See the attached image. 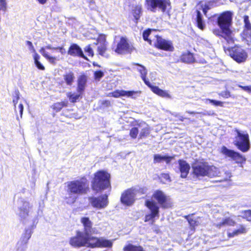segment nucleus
I'll list each match as a JSON object with an SVG mask.
<instances>
[{"label": "nucleus", "mask_w": 251, "mask_h": 251, "mask_svg": "<svg viewBox=\"0 0 251 251\" xmlns=\"http://www.w3.org/2000/svg\"><path fill=\"white\" fill-rule=\"evenodd\" d=\"M138 133V129L136 127L132 128L130 131V135L133 138H135Z\"/></svg>", "instance_id": "nucleus-46"}, {"label": "nucleus", "mask_w": 251, "mask_h": 251, "mask_svg": "<svg viewBox=\"0 0 251 251\" xmlns=\"http://www.w3.org/2000/svg\"><path fill=\"white\" fill-rule=\"evenodd\" d=\"M80 222L83 225L84 230L82 231L85 235L91 234L93 232L92 228V222L88 217H82L81 218Z\"/></svg>", "instance_id": "nucleus-23"}, {"label": "nucleus", "mask_w": 251, "mask_h": 251, "mask_svg": "<svg viewBox=\"0 0 251 251\" xmlns=\"http://www.w3.org/2000/svg\"><path fill=\"white\" fill-rule=\"evenodd\" d=\"M188 222L191 226H194L196 225V222L193 220L188 219Z\"/></svg>", "instance_id": "nucleus-59"}, {"label": "nucleus", "mask_w": 251, "mask_h": 251, "mask_svg": "<svg viewBox=\"0 0 251 251\" xmlns=\"http://www.w3.org/2000/svg\"><path fill=\"white\" fill-rule=\"evenodd\" d=\"M81 94H82L80 93L72 94L71 93H69L67 94V96L72 102H75L79 99Z\"/></svg>", "instance_id": "nucleus-39"}, {"label": "nucleus", "mask_w": 251, "mask_h": 251, "mask_svg": "<svg viewBox=\"0 0 251 251\" xmlns=\"http://www.w3.org/2000/svg\"><path fill=\"white\" fill-rule=\"evenodd\" d=\"M224 50L227 54L238 63L245 61L248 56L246 51L239 46H236L232 48L224 47Z\"/></svg>", "instance_id": "nucleus-5"}, {"label": "nucleus", "mask_w": 251, "mask_h": 251, "mask_svg": "<svg viewBox=\"0 0 251 251\" xmlns=\"http://www.w3.org/2000/svg\"><path fill=\"white\" fill-rule=\"evenodd\" d=\"M232 19V13L227 11L221 14L218 18V25L220 28L219 30H214L215 35L221 36L228 44L234 43V40L232 31L230 29Z\"/></svg>", "instance_id": "nucleus-2"}, {"label": "nucleus", "mask_w": 251, "mask_h": 251, "mask_svg": "<svg viewBox=\"0 0 251 251\" xmlns=\"http://www.w3.org/2000/svg\"><path fill=\"white\" fill-rule=\"evenodd\" d=\"M86 235L82 231H77L76 236L71 238L70 244L74 247H86Z\"/></svg>", "instance_id": "nucleus-17"}, {"label": "nucleus", "mask_w": 251, "mask_h": 251, "mask_svg": "<svg viewBox=\"0 0 251 251\" xmlns=\"http://www.w3.org/2000/svg\"><path fill=\"white\" fill-rule=\"evenodd\" d=\"M32 208V204L26 200L20 199L18 201L17 214L24 224H28L33 221L29 215Z\"/></svg>", "instance_id": "nucleus-4"}, {"label": "nucleus", "mask_w": 251, "mask_h": 251, "mask_svg": "<svg viewBox=\"0 0 251 251\" xmlns=\"http://www.w3.org/2000/svg\"><path fill=\"white\" fill-rule=\"evenodd\" d=\"M219 95L220 96H221L222 97H223L224 98H227L230 97V93L228 91H225L221 92L219 94Z\"/></svg>", "instance_id": "nucleus-49"}, {"label": "nucleus", "mask_w": 251, "mask_h": 251, "mask_svg": "<svg viewBox=\"0 0 251 251\" xmlns=\"http://www.w3.org/2000/svg\"><path fill=\"white\" fill-rule=\"evenodd\" d=\"M134 50L133 45L129 42L126 37H121L115 51L118 54H125L131 53Z\"/></svg>", "instance_id": "nucleus-8"}, {"label": "nucleus", "mask_w": 251, "mask_h": 251, "mask_svg": "<svg viewBox=\"0 0 251 251\" xmlns=\"http://www.w3.org/2000/svg\"><path fill=\"white\" fill-rule=\"evenodd\" d=\"M237 136L235 140V145L243 152L247 151L250 149L249 136L248 133L237 131Z\"/></svg>", "instance_id": "nucleus-7"}, {"label": "nucleus", "mask_w": 251, "mask_h": 251, "mask_svg": "<svg viewBox=\"0 0 251 251\" xmlns=\"http://www.w3.org/2000/svg\"><path fill=\"white\" fill-rule=\"evenodd\" d=\"M142 12V8L141 6H136L133 10V16L136 21L140 17V14Z\"/></svg>", "instance_id": "nucleus-40"}, {"label": "nucleus", "mask_w": 251, "mask_h": 251, "mask_svg": "<svg viewBox=\"0 0 251 251\" xmlns=\"http://www.w3.org/2000/svg\"><path fill=\"white\" fill-rule=\"evenodd\" d=\"M155 46L156 48L166 51H172L174 50V47L170 41L166 40L160 37L157 36Z\"/></svg>", "instance_id": "nucleus-19"}, {"label": "nucleus", "mask_w": 251, "mask_h": 251, "mask_svg": "<svg viewBox=\"0 0 251 251\" xmlns=\"http://www.w3.org/2000/svg\"><path fill=\"white\" fill-rule=\"evenodd\" d=\"M172 159V157L162 156L159 154H155L154 155L153 162L154 163H156L165 161L167 163H169Z\"/></svg>", "instance_id": "nucleus-31"}, {"label": "nucleus", "mask_w": 251, "mask_h": 251, "mask_svg": "<svg viewBox=\"0 0 251 251\" xmlns=\"http://www.w3.org/2000/svg\"><path fill=\"white\" fill-rule=\"evenodd\" d=\"M138 190L135 188H130L123 193L121 198V202L125 205H131L135 200V196Z\"/></svg>", "instance_id": "nucleus-16"}, {"label": "nucleus", "mask_w": 251, "mask_h": 251, "mask_svg": "<svg viewBox=\"0 0 251 251\" xmlns=\"http://www.w3.org/2000/svg\"><path fill=\"white\" fill-rule=\"evenodd\" d=\"M179 169L181 173V177L182 178H185L187 176L190 167L189 164L186 161L183 160H179L178 161Z\"/></svg>", "instance_id": "nucleus-24"}, {"label": "nucleus", "mask_w": 251, "mask_h": 251, "mask_svg": "<svg viewBox=\"0 0 251 251\" xmlns=\"http://www.w3.org/2000/svg\"><path fill=\"white\" fill-rule=\"evenodd\" d=\"M135 65L136 66H137V67L136 69L140 73L141 77L142 80L145 82V83L147 86H150L151 83L150 82V81L148 79V78H147L146 77V75L147 74V69H146V68L144 66H143L141 65H139L138 64H135Z\"/></svg>", "instance_id": "nucleus-25"}, {"label": "nucleus", "mask_w": 251, "mask_h": 251, "mask_svg": "<svg viewBox=\"0 0 251 251\" xmlns=\"http://www.w3.org/2000/svg\"><path fill=\"white\" fill-rule=\"evenodd\" d=\"M18 110L19 111V112L20 113L21 117L22 118V115H23V110H24L23 105L22 103H20L19 105V106H18Z\"/></svg>", "instance_id": "nucleus-53"}, {"label": "nucleus", "mask_w": 251, "mask_h": 251, "mask_svg": "<svg viewBox=\"0 0 251 251\" xmlns=\"http://www.w3.org/2000/svg\"><path fill=\"white\" fill-rule=\"evenodd\" d=\"M235 73L236 74H237V75H234L235 76H236L238 75H243L244 74L242 71H240V72H237V71H236Z\"/></svg>", "instance_id": "nucleus-60"}, {"label": "nucleus", "mask_w": 251, "mask_h": 251, "mask_svg": "<svg viewBox=\"0 0 251 251\" xmlns=\"http://www.w3.org/2000/svg\"><path fill=\"white\" fill-rule=\"evenodd\" d=\"M25 225L29 226V227L25 229L24 233L23 234L20 240L18 243V245L21 246H25L27 243L28 240L31 237L32 233V229L36 226L35 220L28 223V224Z\"/></svg>", "instance_id": "nucleus-18"}, {"label": "nucleus", "mask_w": 251, "mask_h": 251, "mask_svg": "<svg viewBox=\"0 0 251 251\" xmlns=\"http://www.w3.org/2000/svg\"><path fill=\"white\" fill-rule=\"evenodd\" d=\"M110 175L104 171H99L94 175L92 181V189L97 192L111 188L110 182Z\"/></svg>", "instance_id": "nucleus-3"}, {"label": "nucleus", "mask_w": 251, "mask_h": 251, "mask_svg": "<svg viewBox=\"0 0 251 251\" xmlns=\"http://www.w3.org/2000/svg\"><path fill=\"white\" fill-rule=\"evenodd\" d=\"M68 54L73 56L81 57L85 59L87 58L84 56L81 49L76 44L72 45L68 51Z\"/></svg>", "instance_id": "nucleus-22"}, {"label": "nucleus", "mask_w": 251, "mask_h": 251, "mask_svg": "<svg viewBox=\"0 0 251 251\" xmlns=\"http://www.w3.org/2000/svg\"><path fill=\"white\" fill-rule=\"evenodd\" d=\"M87 82V77L86 75H80L77 80V91L78 93L82 94L84 91Z\"/></svg>", "instance_id": "nucleus-29"}, {"label": "nucleus", "mask_w": 251, "mask_h": 251, "mask_svg": "<svg viewBox=\"0 0 251 251\" xmlns=\"http://www.w3.org/2000/svg\"><path fill=\"white\" fill-rule=\"evenodd\" d=\"M89 189V182L84 177L69 181L67 183V194L65 196L64 200L67 204H73L78 195L86 194Z\"/></svg>", "instance_id": "nucleus-1"}, {"label": "nucleus", "mask_w": 251, "mask_h": 251, "mask_svg": "<svg viewBox=\"0 0 251 251\" xmlns=\"http://www.w3.org/2000/svg\"><path fill=\"white\" fill-rule=\"evenodd\" d=\"M86 247L95 248L98 247L100 244V238L91 236L90 234L86 235Z\"/></svg>", "instance_id": "nucleus-26"}, {"label": "nucleus", "mask_w": 251, "mask_h": 251, "mask_svg": "<svg viewBox=\"0 0 251 251\" xmlns=\"http://www.w3.org/2000/svg\"><path fill=\"white\" fill-rule=\"evenodd\" d=\"M68 105L67 101H63L60 102H56L52 105V108L56 112L60 111L63 107H66Z\"/></svg>", "instance_id": "nucleus-38"}, {"label": "nucleus", "mask_w": 251, "mask_h": 251, "mask_svg": "<svg viewBox=\"0 0 251 251\" xmlns=\"http://www.w3.org/2000/svg\"><path fill=\"white\" fill-rule=\"evenodd\" d=\"M235 224V222L230 217L224 218L221 221L214 224L215 226L218 228L226 226H233Z\"/></svg>", "instance_id": "nucleus-27"}, {"label": "nucleus", "mask_w": 251, "mask_h": 251, "mask_svg": "<svg viewBox=\"0 0 251 251\" xmlns=\"http://www.w3.org/2000/svg\"><path fill=\"white\" fill-rule=\"evenodd\" d=\"M140 91H126L124 90H116L109 93L107 96L118 98L121 97H126L133 99H136L140 94Z\"/></svg>", "instance_id": "nucleus-15"}, {"label": "nucleus", "mask_w": 251, "mask_h": 251, "mask_svg": "<svg viewBox=\"0 0 251 251\" xmlns=\"http://www.w3.org/2000/svg\"><path fill=\"white\" fill-rule=\"evenodd\" d=\"M151 90V91L157 94V95L166 98H171V96L166 91L160 89L158 87L152 86L151 84L150 86H148Z\"/></svg>", "instance_id": "nucleus-28"}, {"label": "nucleus", "mask_w": 251, "mask_h": 251, "mask_svg": "<svg viewBox=\"0 0 251 251\" xmlns=\"http://www.w3.org/2000/svg\"><path fill=\"white\" fill-rule=\"evenodd\" d=\"M39 4H42V5H44V4H45L48 0H36Z\"/></svg>", "instance_id": "nucleus-58"}, {"label": "nucleus", "mask_w": 251, "mask_h": 251, "mask_svg": "<svg viewBox=\"0 0 251 251\" xmlns=\"http://www.w3.org/2000/svg\"><path fill=\"white\" fill-rule=\"evenodd\" d=\"M89 201L94 208L99 209L104 208L108 203V195L104 194L98 197H89Z\"/></svg>", "instance_id": "nucleus-12"}, {"label": "nucleus", "mask_w": 251, "mask_h": 251, "mask_svg": "<svg viewBox=\"0 0 251 251\" xmlns=\"http://www.w3.org/2000/svg\"><path fill=\"white\" fill-rule=\"evenodd\" d=\"M19 99V97L18 94H17V96L15 98H14L13 100V104H14V105L15 106V111L16 112H17V110L16 107V104L18 103Z\"/></svg>", "instance_id": "nucleus-52"}, {"label": "nucleus", "mask_w": 251, "mask_h": 251, "mask_svg": "<svg viewBox=\"0 0 251 251\" xmlns=\"http://www.w3.org/2000/svg\"><path fill=\"white\" fill-rule=\"evenodd\" d=\"M202 9L203 12L204 14H206L207 10L210 9V7L207 5L205 4L203 7L202 6Z\"/></svg>", "instance_id": "nucleus-56"}, {"label": "nucleus", "mask_w": 251, "mask_h": 251, "mask_svg": "<svg viewBox=\"0 0 251 251\" xmlns=\"http://www.w3.org/2000/svg\"><path fill=\"white\" fill-rule=\"evenodd\" d=\"M197 24L198 27L201 29L203 30L204 28L205 27V24L204 22L202 21V17H201V14L200 12V11L197 10Z\"/></svg>", "instance_id": "nucleus-36"}, {"label": "nucleus", "mask_w": 251, "mask_h": 251, "mask_svg": "<svg viewBox=\"0 0 251 251\" xmlns=\"http://www.w3.org/2000/svg\"><path fill=\"white\" fill-rule=\"evenodd\" d=\"M145 205L150 209L151 213L145 216V222L152 220L155 217L159 216V206L157 203L152 200H147L145 201Z\"/></svg>", "instance_id": "nucleus-13"}, {"label": "nucleus", "mask_w": 251, "mask_h": 251, "mask_svg": "<svg viewBox=\"0 0 251 251\" xmlns=\"http://www.w3.org/2000/svg\"><path fill=\"white\" fill-rule=\"evenodd\" d=\"M150 133L149 128L148 126L142 129L140 133V138L147 136Z\"/></svg>", "instance_id": "nucleus-44"}, {"label": "nucleus", "mask_w": 251, "mask_h": 251, "mask_svg": "<svg viewBox=\"0 0 251 251\" xmlns=\"http://www.w3.org/2000/svg\"><path fill=\"white\" fill-rule=\"evenodd\" d=\"M207 101H209L210 103H211L212 104L215 105V106H223V103L224 102L221 101L216 100H211V99H205V103H207Z\"/></svg>", "instance_id": "nucleus-43"}, {"label": "nucleus", "mask_w": 251, "mask_h": 251, "mask_svg": "<svg viewBox=\"0 0 251 251\" xmlns=\"http://www.w3.org/2000/svg\"><path fill=\"white\" fill-rule=\"evenodd\" d=\"M208 115H212L213 114V112H211V111H210L208 113Z\"/></svg>", "instance_id": "nucleus-63"}, {"label": "nucleus", "mask_w": 251, "mask_h": 251, "mask_svg": "<svg viewBox=\"0 0 251 251\" xmlns=\"http://www.w3.org/2000/svg\"><path fill=\"white\" fill-rule=\"evenodd\" d=\"M46 49L52 50H59V52L64 55L66 53V50L63 47H53L50 45H49L45 47H42L39 50L40 53L51 64L55 65L56 61L59 60L56 56H51L46 51Z\"/></svg>", "instance_id": "nucleus-9"}, {"label": "nucleus", "mask_w": 251, "mask_h": 251, "mask_svg": "<svg viewBox=\"0 0 251 251\" xmlns=\"http://www.w3.org/2000/svg\"><path fill=\"white\" fill-rule=\"evenodd\" d=\"M93 65L94 66H98L99 67H100V66L98 65L97 63H96L95 62L93 63Z\"/></svg>", "instance_id": "nucleus-61"}, {"label": "nucleus", "mask_w": 251, "mask_h": 251, "mask_svg": "<svg viewBox=\"0 0 251 251\" xmlns=\"http://www.w3.org/2000/svg\"><path fill=\"white\" fill-rule=\"evenodd\" d=\"M162 178L165 179L166 181H170V176L167 174H163L162 175Z\"/></svg>", "instance_id": "nucleus-54"}, {"label": "nucleus", "mask_w": 251, "mask_h": 251, "mask_svg": "<svg viewBox=\"0 0 251 251\" xmlns=\"http://www.w3.org/2000/svg\"><path fill=\"white\" fill-rule=\"evenodd\" d=\"M151 29H148L144 31L143 33V37L144 40L148 42L150 44H151V40L149 38V36L150 35L151 33Z\"/></svg>", "instance_id": "nucleus-42"}, {"label": "nucleus", "mask_w": 251, "mask_h": 251, "mask_svg": "<svg viewBox=\"0 0 251 251\" xmlns=\"http://www.w3.org/2000/svg\"><path fill=\"white\" fill-rule=\"evenodd\" d=\"M207 176L209 177H214L219 176L220 172L218 168L213 166H209L208 169H207Z\"/></svg>", "instance_id": "nucleus-33"}, {"label": "nucleus", "mask_w": 251, "mask_h": 251, "mask_svg": "<svg viewBox=\"0 0 251 251\" xmlns=\"http://www.w3.org/2000/svg\"><path fill=\"white\" fill-rule=\"evenodd\" d=\"M98 52L101 56L108 58L109 55L107 53V43L104 36L101 35L98 38Z\"/></svg>", "instance_id": "nucleus-21"}, {"label": "nucleus", "mask_w": 251, "mask_h": 251, "mask_svg": "<svg viewBox=\"0 0 251 251\" xmlns=\"http://www.w3.org/2000/svg\"><path fill=\"white\" fill-rule=\"evenodd\" d=\"M170 5V0H146L145 1L146 8L152 12H155L157 8L164 12Z\"/></svg>", "instance_id": "nucleus-6"}, {"label": "nucleus", "mask_w": 251, "mask_h": 251, "mask_svg": "<svg viewBox=\"0 0 251 251\" xmlns=\"http://www.w3.org/2000/svg\"><path fill=\"white\" fill-rule=\"evenodd\" d=\"M34 53V54L33 55V58L34 60V62H35L39 61L40 57L39 55L36 52V51Z\"/></svg>", "instance_id": "nucleus-55"}, {"label": "nucleus", "mask_w": 251, "mask_h": 251, "mask_svg": "<svg viewBox=\"0 0 251 251\" xmlns=\"http://www.w3.org/2000/svg\"><path fill=\"white\" fill-rule=\"evenodd\" d=\"M36 66L40 70H44V66L39 61L34 62Z\"/></svg>", "instance_id": "nucleus-51"}, {"label": "nucleus", "mask_w": 251, "mask_h": 251, "mask_svg": "<svg viewBox=\"0 0 251 251\" xmlns=\"http://www.w3.org/2000/svg\"><path fill=\"white\" fill-rule=\"evenodd\" d=\"M244 27L241 33L242 41L248 46L251 45V24L250 22L249 17L245 16L244 18Z\"/></svg>", "instance_id": "nucleus-11"}, {"label": "nucleus", "mask_w": 251, "mask_h": 251, "mask_svg": "<svg viewBox=\"0 0 251 251\" xmlns=\"http://www.w3.org/2000/svg\"><path fill=\"white\" fill-rule=\"evenodd\" d=\"M242 218L246 219L248 221H251V210H245L241 212Z\"/></svg>", "instance_id": "nucleus-41"}, {"label": "nucleus", "mask_w": 251, "mask_h": 251, "mask_svg": "<svg viewBox=\"0 0 251 251\" xmlns=\"http://www.w3.org/2000/svg\"><path fill=\"white\" fill-rule=\"evenodd\" d=\"M238 87L241 88L243 90L248 92L251 93V85L249 86H242L240 85H238Z\"/></svg>", "instance_id": "nucleus-48"}, {"label": "nucleus", "mask_w": 251, "mask_h": 251, "mask_svg": "<svg viewBox=\"0 0 251 251\" xmlns=\"http://www.w3.org/2000/svg\"><path fill=\"white\" fill-rule=\"evenodd\" d=\"M124 251H144L143 248L140 246H136L132 244H128L124 248Z\"/></svg>", "instance_id": "nucleus-37"}, {"label": "nucleus", "mask_w": 251, "mask_h": 251, "mask_svg": "<svg viewBox=\"0 0 251 251\" xmlns=\"http://www.w3.org/2000/svg\"><path fill=\"white\" fill-rule=\"evenodd\" d=\"M26 45L28 46L29 50L32 52H35L36 51L32 43L30 41H26Z\"/></svg>", "instance_id": "nucleus-50"}, {"label": "nucleus", "mask_w": 251, "mask_h": 251, "mask_svg": "<svg viewBox=\"0 0 251 251\" xmlns=\"http://www.w3.org/2000/svg\"><path fill=\"white\" fill-rule=\"evenodd\" d=\"M113 245V241L109 240L103 238H100V244L98 247L109 248L111 247Z\"/></svg>", "instance_id": "nucleus-35"}, {"label": "nucleus", "mask_w": 251, "mask_h": 251, "mask_svg": "<svg viewBox=\"0 0 251 251\" xmlns=\"http://www.w3.org/2000/svg\"><path fill=\"white\" fill-rule=\"evenodd\" d=\"M181 60L182 62L187 63H191L195 61L193 54L190 52L183 53L181 57Z\"/></svg>", "instance_id": "nucleus-32"}, {"label": "nucleus", "mask_w": 251, "mask_h": 251, "mask_svg": "<svg viewBox=\"0 0 251 251\" xmlns=\"http://www.w3.org/2000/svg\"><path fill=\"white\" fill-rule=\"evenodd\" d=\"M189 114H194V113H196L195 112H190V111H188L187 112Z\"/></svg>", "instance_id": "nucleus-62"}, {"label": "nucleus", "mask_w": 251, "mask_h": 251, "mask_svg": "<svg viewBox=\"0 0 251 251\" xmlns=\"http://www.w3.org/2000/svg\"><path fill=\"white\" fill-rule=\"evenodd\" d=\"M104 75L103 73L101 71H96L94 73L95 78L96 80H99Z\"/></svg>", "instance_id": "nucleus-45"}, {"label": "nucleus", "mask_w": 251, "mask_h": 251, "mask_svg": "<svg viewBox=\"0 0 251 251\" xmlns=\"http://www.w3.org/2000/svg\"><path fill=\"white\" fill-rule=\"evenodd\" d=\"M193 171L197 176H206L207 175L208 165L207 163H198L195 164L193 167Z\"/></svg>", "instance_id": "nucleus-20"}, {"label": "nucleus", "mask_w": 251, "mask_h": 251, "mask_svg": "<svg viewBox=\"0 0 251 251\" xmlns=\"http://www.w3.org/2000/svg\"><path fill=\"white\" fill-rule=\"evenodd\" d=\"M84 51L88 53V55L91 56H93L94 55V52L92 49L91 48L90 45L86 46L84 48Z\"/></svg>", "instance_id": "nucleus-47"}, {"label": "nucleus", "mask_w": 251, "mask_h": 251, "mask_svg": "<svg viewBox=\"0 0 251 251\" xmlns=\"http://www.w3.org/2000/svg\"><path fill=\"white\" fill-rule=\"evenodd\" d=\"M247 230L246 228V227L243 225H241L240 226V227L239 229L234 230L232 233H228V236L230 238L236 236L238 234L246 233L247 232Z\"/></svg>", "instance_id": "nucleus-34"}, {"label": "nucleus", "mask_w": 251, "mask_h": 251, "mask_svg": "<svg viewBox=\"0 0 251 251\" xmlns=\"http://www.w3.org/2000/svg\"><path fill=\"white\" fill-rule=\"evenodd\" d=\"M152 198L156 200L160 206L164 208H167L171 206L172 203L169 196L161 190H156L153 193Z\"/></svg>", "instance_id": "nucleus-10"}, {"label": "nucleus", "mask_w": 251, "mask_h": 251, "mask_svg": "<svg viewBox=\"0 0 251 251\" xmlns=\"http://www.w3.org/2000/svg\"><path fill=\"white\" fill-rule=\"evenodd\" d=\"M63 77L66 84L69 86L72 85L75 78L74 73L71 71L66 72Z\"/></svg>", "instance_id": "nucleus-30"}, {"label": "nucleus", "mask_w": 251, "mask_h": 251, "mask_svg": "<svg viewBox=\"0 0 251 251\" xmlns=\"http://www.w3.org/2000/svg\"><path fill=\"white\" fill-rule=\"evenodd\" d=\"M221 151L222 154L226 157H230L236 163L242 164L246 161V158L239 153L229 150L225 146H223L221 148Z\"/></svg>", "instance_id": "nucleus-14"}, {"label": "nucleus", "mask_w": 251, "mask_h": 251, "mask_svg": "<svg viewBox=\"0 0 251 251\" xmlns=\"http://www.w3.org/2000/svg\"><path fill=\"white\" fill-rule=\"evenodd\" d=\"M150 76L151 77V80L152 81V80H155V73H151L150 74Z\"/></svg>", "instance_id": "nucleus-57"}]
</instances>
